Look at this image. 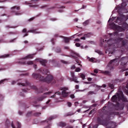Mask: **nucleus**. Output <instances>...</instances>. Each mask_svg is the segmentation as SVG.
<instances>
[{
    "label": "nucleus",
    "instance_id": "19",
    "mask_svg": "<svg viewBox=\"0 0 128 128\" xmlns=\"http://www.w3.org/2000/svg\"><path fill=\"white\" fill-rule=\"evenodd\" d=\"M40 63L42 65L45 66L46 65V60H39Z\"/></svg>",
    "mask_w": 128,
    "mask_h": 128
},
{
    "label": "nucleus",
    "instance_id": "58",
    "mask_svg": "<svg viewBox=\"0 0 128 128\" xmlns=\"http://www.w3.org/2000/svg\"><path fill=\"white\" fill-rule=\"evenodd\" d=\"M80 40L79 38H77L74 41L76 42H79Z\"/></svg>",
    "mask_w": 128,
    "mask_h": 128
},
{
    "label": "nucleus",
    "instance_id": "11",
    "mask_svg": "<svg viewBox=\"0 0 128 128\" xmlns=\"http://www.w3.org/2000/svg\"><path fill=\"white\" fill-rule=\"evenodd\" d=\"M110 25L113 29L117 30L121 32L123 30V29L122 27L116 25L114 23H111Z\"/></svg>",
    "mask_w": 128,
    "mask_h": 128
},
{
    "label": "nucleus",
    "instance_id": "34",
    "mask_svg": "<svg viewBox=\"0 0 128 128\" xmlns=\"http://www.w3.org/2000/svg\"><path fill=\"white\" fill-rule=\"evenodd\" d=\"M61 51V50L60 48H57L56 50V51L58 53L60 52Z\"/></svg>",
    "mask_w": 128,
    "mask_h": 128
},
{
    "label": "nucleus",
    "instance_id": "7",
    "mask_svg": "<svg viewBox=\"0 0 128 128\" xmlns=\"http://www.w3.org/2000/svg\"><path fill=\"white\" fill-rule=\"evenodd\" d=\"M33 55H29L22 59H19V60L16 62V63L18 64H25V62L23 60V59H26L27 58H33Z\"/></svg>",
    "mask_w": 128,
    "mask_h": 128
},
{
    "label": "nucleus",
    "instance_id": "23",
    "mask_svg": "<svg viewBox=\"0 0 128 128\" xmlns=\"http://www.w3.org/2000/svg\"><path fill=\"white\" fill-rule=\"evenodd\" d=\"M46 98V96H42L40 97L38 99V101H42L43 100L44 98Z\"/></svg>",
    "mask_w": 128,
    "mask_h": 128
},
{
    "label": "nucleus",
    "instance_id": "24",
    "mask_svg": "<svg viewBox=\"0 0 128 128\" xmlns=\"http://www.w3.org/2000/svg\"><path fill=\"white\" fill-rule=\"evenodd\" d=\"M61 94L62 97L64 98L68 96V92H66Z\"/></svg>",
    "mask_w": 128,
    "mask_h": 128
},
{
    "label": "nucleus",
    "instance_id": "64",
    "mask_svg": "<svg viewBox=\"0 0 128 128\" xmlns=\"http://www.w3.org/2000/svg\"><path fill=\"white\" fill-rule=\"evenodd\" d=\"M19 114L20 115H22L23 114V112L20 111H19Z\"/></svg>",
    "mask_w": 128,
    "mask_h": 128
},
{
    "label": "nucleus",
    "instance_id": "2",
    "mask_svg": "<svg viewBox=\"0 0 128 128\" xmlns=\"http://www.w3.org/2000/svg\"><path fill=\"white\" fill-rule=\"evenodd\" d=\"M32 77L34 78L37 79L40 81L44 82H46L48 83L51 82L52 81V83L53 84L56 82L54 80H53V77L52 75L50 74H48L46 77L45 78H44L40 74L33 73L32 74Z\"/></svg>",
    "mask_w": 128,
    "mask_h": 128
},
{
    "label": "nucleus",
    "instance_id": "54",
    "mask_svg": "<svg viewBox=\"0 0 128 128\" xmlns=\"http://www.w3.org/2000/svg\"><path fill=\"white\" fill-rule=\"evenodd\" d=\"M73 127L72 126L70 125H69L66 127V128H72Z\"/></svg>",
    "mask_w": 128,
    "mask_h": 128
},
{
    "label": "nucleus",
    "instance_id": "14",
    "mask_svg": "<svg viewBox=\"0 0 128 128\" xmlns=\"http://www.w3.org/2000/svg\"><path fill=\"white\" fill-rule=\"evenodd\" d=\"M68 88H67L66 87H60L59 88V90H62L61 94L66 92V90H68Z\"/></svg>",
    "mask_w": 128,
    "mask_h": 128
},
{
    "label": "nucleus",
    "instance_id": "43",
    "mask_svg": "<svg viewBox=\"0 0 128 128\" xmlns=\"http://www.w3.org/2000/svg\"><path fill=\"white\" fill-rule=\"evenodd\" d=\"M67 104L68 106L70 107L72 105L71 103L70 102H68L67 103Z\"/></svg>",
    "mask_w": 128,
    "mask_h": 128
},
{
    "label": "nucleus",
    "instance_id": "56",
    "mask_svg": "<svg viewBox=\"0 0 128 128\" xmlns=\"http://www.w3.org/2000/svg\"><path fill=\"white\" fill-rule=\"evenodd\" d=\"M70 97L72 98H74V95L73 94H71L70 95Z\"/></svg>",
    "mask_w": 128,
    "mask_h": 128
},
{
    "label": "nucleus",
    "instance_id": "62",
    "mask_svg": "<svg viewBox=\"0 0 128 128\" xmlns=\"http://www.w3.org/2000/svg\"><path fill=\"white\" fill-rule=\"evenodd\" d=\"M79 88V86L78 85H76L75 86V88L76 89H78Z\"/></svg>",
    "mask_w": 128,
    "mask_h": 128
},
{
    "label": "nucleus",
    "instance_id": "30",
    "mask_svg": "<svg viewBox=\"0 0 128 128\" xmlns=\"http://www.w3.org/2000/svg\"><path fill=\"white\" fill-rule=\"evenodd\" d=\"M41 114V113L40 112H36L34 114V116H38Z\"/></svg>",
    "mask_w": 128,
    "mask_h": 128
},
{
    "label": "nucleus",
    "instance_id": "31",
    "mask_svg": "<svg viewBox=\"0 0 128 128\" xmlns=\"http://www.w3.org/2000/svg\"><path fill=\"white\" fill-rule=\"evenodd\" d=\"M108 86L112 89H113L114 88V85L113 84L109 83L108 84Z\"/></svg>",
    "mask_w": 128,
    "mask_h": 128
},
{
    "label": "nucleus",
    "instance_id": "44",
    "mask_svg": "<svg viewBox=\"0 0 128 128\" xmlns=\"http://www.w3.org/2000/svg\"><path fill=\"white\" fill-rule=\"evenodd\" d=\"M95 111V110L94 109H92V110L91 111L89 112V114H92V113L93 112H94Z\"/></svg>",
    "mask_w": 128,
    "mask_h": 128
},
{
    "label": "nucleus",
    "instance_id": "50",
    "mask_svg": "<svg viewBox=\"0 0 128 128\" xmlns=\"http://www.w3.org/2000/svg\"><path fill=\"white\" fill-rule=\"evenodd\" d=\"M94 72L96 74H97L98 72V71L97 69H95L94 70Z\"/></svg>",
    "mask_w": 128,
    "mask_h": 128
},
{
    "label": "nucleus",
    "instance_id": "41",
    "mask_svg": "<svg viewBox=\"0 0 128 128\" xmlns=\"http://www.w3.org/2000/svg\"><path fill=\"white\" fill-rule=\"evenodd\" d=\"M71 115V114L70 113H68L64 115V116H70Z\"/></svg>",
    "mask_w": 128,
    "mask_h": 128
},
{
    "label": "nucleus",
    "instance_id": "17",
    "mask_svg": "<svg viewBox=\"0 0 128 128\" xmlns=\"http://www.w3.org/2000/svg\"><path fill=\"white\" fill-rule=\"evenodd\" d=\"M66 125V124L65 122H60L58 124V126L62 127H64Z\"/></svg>",
    "mask_w": 128,
    "mask_h": 128
},
{
    "label": "nucleus",
    "instance_id": "20",
    "mask_svg": "<svg viewBox=\"0 0 128 128\" xmlns=\"http://www.w3.org/2000/svg\"><path fill=\"white\" fill-rule=\"evenodd\" d=\"M6 128H8L10 126V123L8 120H7L6 121Z\"/></svg>",
    "mask_w": 128,
    "mask_h": 128
},
{
    "label": "nucleus",
    "instance_id": "47",
    "mask_svg": "<svg viewBox=\"0 0 128 128\" xmlns=\"http://www.w3.org/2000/svg\"><path fill=\"white\" fill-rule=\"evenodd\" d=\"M80 70V68H76L75 70V71L76 72H78Z\"/></svg>",
    "mask_w": 128,
    "mask_h": 128
},
{
    "label": "nucleus",
    "instance_id": "3",
    "mask_svg": "<svg viewBox=\"0 0 128 128\" xmlns=\"http://www.w3.org/2000/svg\"><path fill=\"white\" fill-rule=\"evenodd\" d=\"M111 100L113 102L117 103L118 104L119 103L118 102L122 100L123 102H128V100L124 96L122 92L119 94L117 93V95L115 94L112 96L111 98Z\"/></svg>",
    "mask_w": 128,
    "mask_h": 128
},
{
    "label": "nucleus",
    "instance_id": "1",
    "mask_svg": "<svg viewBox=\"0 0 128 128\" xmlns=\"http://www.w3.org/2000/svg\"><path fill=\"white\" fill-rule=\"evenodd\" d=\"M123 38H118L110 39L107 42L108 43V47L109 49L112 48V50H114L115 48L119 47L118 44L120 42L122 43V46H124L126 43V40H123Z\"/></svg>",
    "mask_w": 128,
    "mask_h": 128
},
{
    "label": "nucleus",
    "instance_id": "53",
    "mask_svg": "<svg viewBox=\"0 0 128 128\" xmlns=\"http://www.w3.org/2000/svg\"><path fill=\"white\" fill-rule=\"evenodd\" d=\"M52 93V92H46V93H44V94H48L49 95V94H51Z\"/></svg>",
    "mask_w": 128,
    "mask_h": 128
},
{
    "label": "nucleus",
    "instance_id": "55",
    "mask_svg": "<svg viewBox=\"0 0 128 128\" xmlns=\"http://www.w3.org/2000/svg\"><path fill=\"white\" fill-rule=\"evenodd\" d=\"M76 67L74 65H73L72 66L71 68L72 69H74Z\"/></svg>",
    "mask_w": 128,
    "mask_h": 128
},
{
    "label": "nucleus",
    "instance_id": "52",
    "mask_svg": "<svg viewBox=\"0 0 128 128\" xmlns=\"http://www.w3.org/2000/svg\"><path fill=\"white\" fill-rule=\"evenodd\" d=\"M86 90V89H85L83 90H76V92H78V91L83 92Z\"/></svg>",
    "mask_w": 128,
    "mask_h": 128
},
{
    "label": "nucleus",
    "instance_id": "42",
    "mask_svg": "<svg viewBox=\"0 0 128 128\" xmlns=\"http://www.w3.org/2000/svg\"><path fill=\"white\" fill-rule=\"evenodd\" d=\"M26 28L24 29L22 31V32L23 33H25V32H26V33H28V32H26Z\"/></svg>",
    "mask_w": 128,
    "mask_h": 128
},
{
    "label": "nucleus",
    "instance_id": "46",
    "mask_svg": "<svg viewBox=\"0 0 128 128\" xmlns=\"http://www.w3.org/2000/svg\"><path fill=\"white\" fill-rule=\"evenodd\" d=\"M94 58H92L89 59V61L91 62H93L94 61Z\"/></svg>",
    "mask_w": 128,
    "mask_h": 128
},
{
    "label": "nucleus",
    "instance_id": "49",
    "mask_svg": "<svg viewBox=\"0 0 128 128\" xmlns=\"http://www.w3.org/2000/svg\"><path fill=\"white\" fill-rule=\"evenodd\" d=\"M75 45L77 47H79L80 46V44L78 43H76Z\"/></svg>",
    "mask_w": 128,
    "mask_h": 128
},
{
    "label": "nucleus",
    "instance_id": "45",
    "mask_svg": "<svg viewBox=\"0 0 128 128\" xmlns=\"http://www.w3.org/2000/svg\"><path fill=\"white\" fill-rule=\"evenodd\" d=\"M55 94H56L58 95H60L61 94V93L60 92L58 91L57 92H55Z\"/></svg>",
    "mask_w": 128,
    "mask_h": 128
},
{
    "label": "nucleus",
    "instance_id": "8",
    "mask_svg": "<svg viewBox=\"0 0 128 128\" xmlns=\"http://www.w3.org/2000/svg\"><path fill=\"white\" fill-rule=\"evenodd\" d=\"M125 0H122V2L121 6H118L116 8V9L118 10V13L122 12V10L124 9V7L127 5L126 3L124 1Z\"/></svg>",
    "mask_w": 128,
    "mask_h": 128
},
{
    "label": "nucleus",
    "instance_id": "57",
    "mask_svg": "<svg viewBox=\"0 0 128 128\" xmlns=\"http://www.w3.org/2000/svg\"><path fill=\"white\" fill-rule=\"evenodd\" d=\"M61 62L62 63H63V64H66V62L64 61V60H61Z\"/></svg>",
    "mask_w": 128,
    "mask_h": 128
},
{
    "label": "nucleus",
    "instance_id": "27",
    "mask_svg": "<svg viewBox=\"0 0 128 128\" xmlns=\"http://www.w3.org/2000/svg\"><path fill=\"white\" fill-rule=\"evenodd\" d=\"M71 75L72 76V79H73L74 78H76V77L74 75V73L73 72H71L70 73Z\"/></svg>",
    "mask_w": 128,
    "mask_h": 128
},
{
    "label": "nucleus",
    "instance_id": "10",
    "mask_svg": "<svg viewBox=\"0 0 128 128\" xmlns=\"http://www.w3.org/2000/svg\"><path fill=\"white\" fill-rule=\"evenodd\" d=\"M120 65L122 68L125 66L126 63L128 62V57H124L122 58L120 60Z\"/></svg>",
    "mask_w": 128,
    "mask_h": 128
},
{
    "label": "nucleus",
    "instance_id": "5",
    "mask_svg": "<svg viewBox=\"0 0 128 128\" xmlns=\"http://www.w3.org/2000/svg\"><path fill=\"white\" fill-rule=\"evenodd\" d=\"M20 9V7L19 6H15L11 8V12H12L15 13L16 15H20L22 13L20 11H18Z\"/></svg>",
    "mask_w": 128,
    "mask_h": 128
},
{
    "label": "nucleus",
    "instance_id": "39",
    "mask_svg": "<svg viewBox=\"0 0 128 128\" xmlns=\"http://www.w3.org/2000/svg\"><path fill=\"white\" fill-rule=\"evenodd\" d=\"M80 77L82 78L83 80H84L85 79V76L83 74H81L80 75Z\"/></svg>",
    "mask_w": 128,
    "mask_h": 128
},
{
    "label": "nucleus",
    "instance_id": "59",
    "mask_svg": "<svg viewBox=\"0 0 128 128\" xmlns=\"http://www.w3.org/2000/svg\"><path fill=\"white\" fill-rule=\"evenodd\" d=\"M51 20L52 21H55L56 20H57V19L56 18H52L51 19Z\"/></svg>",
    "mask_w": 128,
    "mask_h": 128
},
{
    "label": "nucleus",
    "instance_id": "9",
    "mask_svg": "<svg viewBox=\"0 0 128 128\" xmlns=\"http://www.w3.org/2000/svg\"><path fill=\"white\" fill-rule=\"evenodd\" d=\"M71 53L73 55H71V56L73 57L76 60V62H77L78 64V65H80L81 66L82 65L80 64V62L78 60H77L76 58H79L80 56L79 55L78 53L72 51L71 52Z\"/></svg>",
    "mask_w": 128,
    "mask_h": 128
},
{
    "label": "nucleus",
    "instance_id": "51",
    "mask_svg": "<svg viewBox=\"0 0 128 128\" xmlns=\"http://www.w3.org/2000/svg\"><path fill=\"white\" fill-rule=\"evenodd\" d=\"M5 80H1L0 81V84H2L3 83V82H4V81Z\"/></svg>",
    "mask_w": 128,
    "mask_h": 128
},
{
    "label": "nucleus",
    "instance_id": "29",
    "mask_svg": "<svg viewBox=\"0 0 128 128\" xmlns=\"http://www.w3.org/2000/svg\"><path fill=\"white\" fill-rule=\"evenodd\" d=\"M105 74L108 75L109 76H111V74H110V72L108 71H106L104 72Z\"/></svg>",
    "mask_w": 128,
    "mask_h": 128
},
{
    "label": "nucleus",
    "instance_id": "18",
    "mask_svg": "<svg viewBox=\"0 0 128 128\" xmlns=\"http://www.w3.org/2000/svg\"><path fill=\"white\" fill-rule=\"evenodd\" d=\"M32 32L34 34H37L40 33V32H38L36 30H29L27 32Z\"/></svg>",
    "mask_w": 128,
    "mask_h": 128
},
{
    "label": "nucleus",
    "instance_id": "16",
    "mask_svg": "<svg viewBox=\"0 0 128 128\" xmlns=\"http://www.w3.org/2000/svg\"><path fill=\"white\" fill-rule=\"evenodd\" d=\"M17 128H20V127L21 124L20 123L18 122H17ZM11 126L12 128H15L14 125L13 123V122H12L11 123Z\"/></svg>",
    "mask_w": 128,
    "mask_h": 128
},
{
    "label": "nucleus",
    "instance_id": "35",
    "mask_svg": "<svg viewBox=\"0 0 128 128\" xmlns=\"http://www.w3.org/2000/svg\"><path fill=\"white\" fill-rule=\"evenodd\" d=\"M95 51L100 55L102 54V52L99 50H97Z\"/></svg>",
    "mask_w": 128,
    "mask_h": 128
},
{
    "label": "nucleus",
    "instance_id": "6",
    "mask_svg": "<svg viewBox=\"0 0 128 128\" xmlns=\"http://www.w3.org/2000/svg\"><path fill=\"white\" fill-rule=\"evenodd\" d=\"M117 59L116 58L111 60L108 64L107 67L110 70H112L113 69L114 66L116 65L115 64L116 62H117Z\"/></svg>",
    "mask_w": 128,
    "mask_h": 128
},
{
    "label": "nucleus",
    "instance_id": "60",
    "mask_svg": "<svg viewBox=\"0 0 128 128\" xmlns=\"http://www.w3.org/2000/svg\"><path fill=\"white\" fill-rule=\"evenodd\" d=\"M34 18V17L31 18L30 19H29L28 20L29 21H30L32 20Z\"/></svg>",
    "mask_w": 128,
    "mask_h": 128
},
{
    "label": "nucleus",
    "instance_id": "33",
    "mask_svg": "<svg viewBox=\"0 0 128 128\" xmlns=\"http://www.w3.org/2000/svg\"><path fill=\"white\" fill-rule=\"evenodd\" d=\"M77 78H74L72 79L73 81H74V82L76 83H78L79 82L77 80Z\"/></svg>",
    "mask_w": 128,
    "mask_h": 128
},
{
    "label": "nucleus",
    "instance_id": "4",
    "mask_svg": "<svg viewBox=\"0 0 128 128\" xmlns=\"http://www.w3.org/2000/svg\"><path fill=\"white\" fill-rule=\"evenodd\" d=\"M18 85H22V86H29L31 89L36 90L37 91L38 93H41L43 91V90H42L41 91H38V90L36 86H31L30 83L27 80L26 81L25 84L24 83H18Z\"/></svg>",
    "mask_w": 128,
    "mask_h": 128
},
{
    "label": "nucleus",
    "instance_id": "13",
    "mask_svg": "<svg viewBox=\"0 0 128 128\" xmlns=\"http://www.w3.org/2000/svg\"><path fill=\"white\" fill-rule=\"evenodd\" d=\"M97 121L98 124L102 125L105 124L106 120L105 119H103L102 118L98 117L97 118Z\"/></svg>",
    "mask_w": 128,
    "mask_h": 128
},
{
    "label": "nucleus",
    "instance_id": "36",
    "mask_svg": "<svg viewBox=\"0 0 128 128\" xmlns=\"http://www.w3.org/2000/svg\"><path fill=\"white\" fill-rule=\"evenodd\" d=\"M27 64L28 65H31L33 64V62L32 61H28L27 62Z\"/></svg>",
    "mask_w": 128,
    "mask_h": 128
},
{
    "label": "nucleus",
    "instance_id": "63",
    "mask_svg": "<svg viewBox=\"0 0 128 128\" xmlns=\"http://www.w3.org/2000/svg\"><path fill=\"white\" fill-rule=\"evenodd\" d=\"M54 39H52L51 40V42H52V44H54Z\"/></svg>",
    "mask_w": 128,
    "mask_h": 128
},
{
    "label": "nucleus",
    "instance_id": "40",
    "mask_svg": "<svg viewBox=\"0 0 128 128\" xmlns=\"http://www.w3.org/2000/svg\"><path fill=\"white\" fill-rule=\"evenodd\" d=\"M84 36L85 37H88V38H89L90 36V33H88L87 34H84Z\"/></svg>",
    "mask_w": 128,
    "mask_h": 128
},
{
    "label": "nucleus",
    "instance_id": "32",
    "mask_svg": "<svg viewBox=\"0 0 128 128\" xmlns=\"http://www.w3.org/2000/svg\"><path fill=\"white\" fill-rule=\"evenodd\" d=\"M18 26H6V28H15L17 27Z\"/></svg>",
    "mask_w": 128,
    "mask_h": 128
},
{
    "label": "nucleus",
    "instance_id": "21",
    "mask_svg": "<svg viewBox=\"0 0 128 128\" xmlns=\"http://www.w3.org/2000/svg\"><path fill=\"white\" fill-rule=\"evenodd\" d=\"M54 116H50L49 118H48V120H46L42 122H48V121H50V120H52V119L54 118Z\"/></svg>",
    "mask_w": 128,
    "mask_h": 128
},
{
    "label": "nucleus",
    "instance_id": "25",
    "mask_svg": "<svg viewBox=\"0 0 128 128\" xmlns=\"http://www.w3.org/2000/svg\"><path fill=\"white\" fill-rule=\"evenodd\" d=\"M89 20H87L85 21L83 23V25H84V26H85L88 24L89 23Z\"/></svg>",
    "mask_w": 128,
    "mask_h": 128
},
{
    "label": "nucleus",
    "instance_id": "28",
    "mask_svg": "<svg viewBox=\"0 0 128 128\" xmlns=\"http://www.w3.org/2000/svg\"><path fill=\"white\" fill-rule=\"evenodd\" d=\"M9 54H4V55L0 56V58H4L8 57L9 56Z\"/></svg>",
    "mask_w": 128,
    "mask_h": 128
},
{
    "label": "nucleus",
    "instance_id": "15",
    "mask_svg": "<svg viewBox=\"0 0 128 128\" xmlns=\"http://www.w3.org/2000/svg\"><path fill=\"white\" fill-rule=\"evenodd\" d=\"M61 37L64 38V42L66 43H67L69 42V40L70 39V38L62 36H61Z\"/></svg>",
    "mask_w": 128,
    "mask_h": 128
},
{
    "label": "nucleus",
    "instance_id": "38",
    "mask_svg": "<svg viewBox=\"0 0 128 128\" xmlns=\"http://www.w3.org/2000/svg\"><path fill=\"white\" fill-rule=\"evenodd\" d=\"M86 6H84V5H83L82 6V8H81L80 9V10L81 9H84V8H86ZM79 10V9L78 10ZM74 11L75 12H76V11H77V10H74Z\"/></svg>",
    "mask_w": 128,
    "mask_h": 128
},
{
    "label": "nucleus",
    "instance_id": "12",
    "mask_svg": "<svg viewBox=\"0 0 128 128\" xmlns=\"http://www.w3.org/2000/svg\"><path fill=\"white\" fill-rule=\"evenodd\" d=\"M116 124L112 122H109L106 126L107 128H115L116 126Z\"/></svg>",
    "mask_w": 128,
    "mask_h": 128
},
{
    "label": "nucleus",
    "instance_id": "48",
    "mask_svg": "<svg viewBox=\"0 0 128 128\" xmlns=\"http://www.w3.org/2000/svg\"><path fill=\"white\" fill-rule=\"evenodd\" d=\"M29 6H31V7H38V5H34V6H32V4H30Z\"/></svg>",
    "mask_w": 128,
    "mask_h": 128
},
{
    "label": "nucleus",
    "instance_id": "37",
    "mask_svg": "<svg viewBox=\"0 0 128 128\" xmlns=\"http://www.w3.org/2000/svg\"><path fill=\"white\" fill-rule=\"evenodd\" d=\"M95 93L93 91H90L88 92V95L90 94H95Z\"/></svg>",
    "mask_w": 128,
    "mask_h": 128
},
{
    "label": "nucleus",
    "instance_id": "22",
    "mask_svg": "<svg viewBox=\"0 0 128 128\" xmlns=\"http://www.w3.org/2000/svg\"><path fill=\"white\" fill-rule=\"evenodd\" d=\"M118 34V32H116L112 33H110L109 34L111 36H117Z\"/></svg>",
    "mask_w": 128,
    "mask_h": 128
},
{
    "label": "nucleus",
    "instance_id": "26",
    "mask_svg": "<svg viewBox=\"0 0 128 128\" xmlns=\"http://www.w3.org/2000/svg\"><path fill=\"white\" fill-rule=\"evenodd\" d=\"M32 111H30L28 112L26 114L27 116H32Z\"/></svg>",
    "mask_w": 128,
    "mask_h": 128
},
{
    "label": "nucleus",
    "instance_id": "61",
    "mask_svg": "<svg viewBox=\"0 0 128 128\" xmlns=\"http://www.w3.org/2000/svg\"><path fill=\"white\" fill-rule=\"evenodd\" d=\"M85 37L84 36L80 38V39L82 40H85Z\"/></svg>",
    "mask_w": 128,
    "mask_h": 128
}]
</instances>
